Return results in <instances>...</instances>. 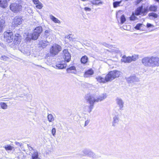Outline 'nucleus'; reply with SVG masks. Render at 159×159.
Listing matches in <instances>:
<instances>
[{
  "label": "nucleus",
  "instance_id": "32",
  "mask_svg": "<svg viewBox=\"0 0 159 159\" xmlns=\"http://www.w3.org/2000/svg\"><path fill=\"white\" fill-rule=\"evenodd\" d=\"M39 36L40 35L38 34H37L34 32L31 35V39L34 40H36Z\"/></svg>",
  "mask_w": 159,
  "mask_h": 159
},
{
  "label": "nucleus",
  "instance_id": "26",
  "mask_svg": "<svg viewBox=\"0 0 159 159\" xmlns=\"http://www.w3.org/2000/svg\"><path fill=\"white\" fill-rule=\"evenodd\" d=\"M148 16L150 19H153L157 18L158 15L156 13L151 12L148 14Z\"/></svg>",
  "mask_w": 159,
  "mask_h": 159
},
{
  "label": "nucleus",
  "instance_id": "39",
  "mask_svg": "<svg viewBox=\"0 0 159 159\" xmlns=\"http://www.w3.org/2000/svg\"><path fill=\"white\" fill-rule=\"evenodd\" d=\"M120 2H113V5L114 8H116L119 6L120 4L121 3Z\"/></svg>",
  "mask_w": 159,
  "mask_h": 159
},
{
  "label": "nucleus",
  "instance_id": "49",
  "mask_svg": "<svg viewBox=\"0 0 159 159\" xmlns=\"http://www.w3.org/2000/svg\"><path fill=\"white\" fill-rule=\"evenodd\" d=\"M147 26L148 28H149L153 26L152 24L149 23H148L147 24Z\"/></svg>",
  "mask_w": 159,
  "mask_h": 159
},
{
  "label": "nucleus",
  "instance_id": "15",
  "mask_svg": "<svg viewBox=\"0 0 159 159\" xmlns=\"http://www.w3.org/2000/svg\"><path fill=\"white\" fill-rule=\"evenodd\" d=\"M119 120V116L118 114L115 115L113 117V120L112 122V126L115 127L116 124L118 123Z\"/></svg>",
  "mask_w": 159,
  "mask_h": 159
},
{
  "label": "nucleus",
  "instance_id": "7",
  "mask_svg": "<svg viewBox=\"0 0 159 159\" xmlns=\"http://www.w3.org/2000/svg\"><path fill=\"white\" fill-rule=\"evenodd\" d=\"M11 10L15 12H17L22 10V6L17 3L12 4L11 5Z\"/></svg>",
  "mask_w": 159,
  "mask_h": 159
},
{
  "label": "nucleus",
  "instance_id": "17",
  "mask_svg": "<svg viewBox=\"0 0 159 159\" xmlns=\"http://www.w3.org/2000/svg\"><path fill=\"white\" fill-rule=\"evenodd\" d=\"M21 37L19 34H16L14 40L15 44H17L20 43V41Z\"/></svg>",
  "mask_w": 159,
  "mask_h": 159
},
{
  "label": "nucleus",
  "instance_id": "52",
  "mask_svg": "<svg viewBox=\"0 0 159 159\" xmlns=\"http://www.w3.org/2000/svg\"><path fill=\"white\" fill-rule=\"evenodd\" d=\"M113 52H115L116 53H118L119 52V51L118 50H113Z\"/></svg>",
  "mask_w": 159,
  "mask_h": 159
},
{
  "label": "nucleus",
  "instance_id": "19",
  "mask_svg": "<svg viewBox=\"0 0 159 159\" xmlns=\"http://www.w3.org/2000/svg\"><path fill=\"white\" fill-rule=\"evenodd\" d=\"M67 65L65 61L61 62L56 64V67L58 69H62L66 68Z\"/></svg>",
  "mask_w": 159,
  "mask_h": 159
},
{
  "label": "nucleus",
  "instance_id": "5",
  "mask_svg": "<svg viewBox=\"0 0 159 159\" xmlns=\"http://www.w3.org/2000/svg\"><path fill=\"white\" fill-rule=\"evenodd\" d=\"M61 46L58 44L54 43L51 46L50 48V52L53 56L56 55L61 51Z\"/></svg>",
  "mask_w": 159,
  "mask_h": 159
},
{
  "label": "nucleus",
  "instance_id": "16",
  "mask_svg": "<svg viewBox=\"0 0 159 159\" xmlns=\"http://www.w3.org/2000/svg\"><path fill=\"white\" fill-rule=\"evenodd\" d=\"M24 90H19L18 91V94L19 95V97H20L22 98L24 97H27L29 98H30L31 96L30 95H29L27 93H25L24 92Z\"/></svg>",
  "mask_w": 159,
  "mask_h": 159
},
{
  "label": "nucleus",
  "instance_id": "6",
  "mask_svg": "<svg viewBox=\"0 0 159 159\" xmlns=\"http://www.w3.org/2000/svg\"><path fill=\"white\" fill-rule=\"evenodd\" d=\"M23 21V19L21 16H16L14 18L12 23V27H15L21 25Z\"/></svg>",
  "mask_w": 159,
  "mask_h": 159
},
{
  "label": "nucleus",
  "instance_id": "42",
  "mask_svg": "<svg viewBox=\"0 0 159 159\" xmlns=\"http://www.w3.org/2000/svg\"><path fill=\"white\" fill-rule=\"evenodd\" d=\"M142 25V24H138L135 26V28L138 30H139L140 27H141Z\"/></svg>",
  "mask_w": 159,
  "mask_h": 159
},
{
  "label": "nucleus",
  "instance_id": "2",
  "mask_svg": "<svg viewBox=\"0 0 159 159\" xmlns=\"http://www.w3.org/2000/svg\"><path fill=\"white\" fill-rule=\"evenodd\" d=\"M142 64L146 67H155L159 66V58L146 57L142 59Z\"/></svg>",
  "mask_w": 159,
  "mask_h": 159
},
{
  "label": "nucleus",
  "instance_id": "3",
  "mask_svg": "<svg viewBox=\"0 0 159 159\" xmlns=\"http://www.w3.org/2000/svg\"><path fill=\"white\" fill-rule=\"evenodd\" d=\"M85 99L90 105L89 106L85 107H87L89 109L87 112L90 113L92 111L94 103L97 102L96 95L95 94H87L85 96Z\"/></svg>",
  "mask_w": 159,
  "mask_h": 159
},
{
  "label": "nucleus",
  "instance_id": "25",
  "mask_svg": "<svg viewBox=\"0 0 159 159\" xmlns=\"http://www.w3.org/2000/svg\"><path fill=\"white\" fill-rule=\"evenodd\" d=\"M49 43V42L47 41H41L39 42V45L43 48L46 47Z\"/></svg>",
  "mask_w": 159,
  "mask_h": 159
},
{
  "label": "nucleus",
  "instance_id": "31",
  "mask_svg": "<svg viewBox=\"0 0 159 159\" xmlns=\"http://www.w3.org/2000/svg\"><path fill=\"white\" fill-rule=\"evenodd\" d=\"M11 151H13V152H12V154H11V157L12 158H13L14 157V155H15V154H14V153H13L14 151H15V152H16L17 151V150H18V151H20V149L18 148H16L15 149H14V148L13 147V146H11Z\"/></svg>",
  "mask_w": 159,
  "mask_h": 159
},
{
  "label": "nucleus",
  "instance_id": "24",
  "mask_svg": "<svg viewBox=\"0 0 159 159\" xmlns=\"http://www.w3.org/2000/svg\"><path fill=\"white\" fill-rule=\"evenodd\" d=\"M5 20L2 19H0V33L3 31L5 27Z\"/></svg>",
  "mask_w": 159,
  "mask_h": 159
},
{
  "label": "nucleus",
  "instance_id": "12",
  "mask_svg": "<svg viewBox=\"0 0 159 159\" xmlns=\"http://www.w3.org/2000/svg\"><path fill=\"white\" fill-rule=\"evenodd\" d=\"M34 4L36 5L35 7L38 9H41L43 7V4L39 0H32Z\"/></svg>",
  "mask_w": 159,
  "mask_h": 159
},
{
  "label": "nucleus",
  "instance_id": "46",
  "mask_svg": "<svg viewBox=\"0 0 159 159\" xmlns=\"http://www.w3.org/2000/svg\"><path fill=\"white\" fill-rule=\"evenodd\" d=\"M84 10L86 11H91V9L90 8L88 7H85L84 8Z\"/></svg>",
  "mask_w": 159,
  "mask_h": 159
},
{
  "label": "nucleus",
  "instance_id": "54",
  "mask_svg": "<svg viewBox=\"0 0 159 159\" xmlns=\"http://www.w3.org/2000/svg\"><path fill=\"white\" fill-rule=\"evenodd\" d=\"M157 2H159V0H156Z\"/></svg>",
  "mask_w": 159,
  "mask_h": 159
},
{
  "label": "nucleus",
  "instance_id": "13",
  "mask_svg": "<svg viewBox=\"0 0 159 159\" xmlns=\"http://www.w3.org/2000/svg\"><path fill=\"white\" fill-rule=\"evenodd\" d=\"M107 96L106 93H103L99 95L98 97H96L97 102L106 99Z\"/></svg>",
  "mask_w": 159,
  "mask_h": 159
},
{
  "label": "nucleus",
  "instance_id": "41",
  "mask_svg": "<svg viewBox=\"0 0 159 159\" xmlns=\"http://www.w3.org/2000/svg\"><path fill=\"white\" fill-rule=\"evenodd\" d=\"M135 14L134 13H133L131 16L130 17V20H135L137 17H135L134 16Z\"/></svg>",
  "mask_w": 159,
  "mask_h": 159
},
{
  "label": "nucleus",
  "instance_id": "9",
  "mask_svg": "<svg viewBox=\"0 0 159 159\" xmlns=\"http://www.w3.org/2000/svg\"><path fill=\"white\" fill-rule=\"evenodd\" d=\"M116 104L119 107L118 111L122 110L124 103L123 100L119 97H117L116 99Z\"/></svg>",
  "mask_w": 159,
  "mask_h": 159
},
{
  "label": "nucleus",
  "instance_id": "57",
  "mask_svg": "<svg viewBox=\"0 0 159 159\" xmlns=\"http://www.w3.org/2000/svg\"><path fill=\"white\" fill-rule=\"evenodd\" d=\"M10 38H11V35Z\"/></svg>",
  "mask_w": 159,
  "mask_h": 159
},
{
  "label": "nucleus",
  "instance_id": "14",
  "mask_svg": "<svg viewBox=\"0 0 159 159\" xmlns=\"http://www.w3.org/2000/svg\"><path fill=\"white\" fill-rule=\"evenodd\" d=\"M10 30L5 32L4 33V40L8 43L10 42Z\"/></svg>",
  "mask_w": 159,
  "mask_h": 159
},
{
  "label": "nucleus",
  "instance_id": "38",
  "mask_svg": "<svg viewBox=\"0 0 159 159\" xmlns=\"http://www.w3.org/2000/svg\"><path fill=\"white\" fill-rule=\"evenodd\" d=\"M0 105L2 108L3 109H5L7 108V105L4 102L0 103Z\"/></svg>",
  "mask_w": 159,
  "mask_h": 159
},
{
  "label": "nucleus",
  "instance_id": "37",
  "mask_svg": "<svg viewBox=\"0 0 159 159\" xmlns=\"http://www.w3.org/2000/svg\"><path fill=\"white\" fill-rule=\"evenodd\" d=\"M51 31L50 30H46L45 31L44 35L45 37L47 38L51 34Z\"/></svg>",
  "mask_w": 159,
  "mask_h": 159
},
{
  "label": "nucleus",
  "instance_id": "29",
  "mask_svg": "<svg viewBox=\"0 0 159 159\" xmlns=\"http://www.w3.org/2000/svg\"><path fill=\"white\" fill-rule=\"evenodd\" d=\"M88 58L86 56H83L81 59V63L83 64H86L88 61Z\"/></svg>",
  "mask_w": 159,
  "mask_h": 159
},
{
  "label": "nucleus",
  "instance_id": "36",
  "mask_svg": "<svg viewBox=\"0 0 159 159\" xmlns=\"http://www.w3.org/2000/svg\"><path fill=\"white\" fill-rule=\"evenodd\" d=\"M89 150L87 149H84L82 151L83 153L82 154V155L83 156H87Z\"/></svg>",
  "mask_w": 159,
  "mask_h": 159
},
{
  "label": "nucleus",
  "instance_id": "44",
  "mask_svg": "<svg viewBox=\"0 0 159 159\" xmlns=\"http://www.w3.org/2000/svg\"><path fill=\"white\" fill-rule=\"evenodd\" d=\"M3 147L5 148V150L7 151L10 150V145H5Z\"/></svg>",
  "mask_w": 159,
  "mask_h": 159
},
{
  "label": "nucleus",
  "instance_id": "33",
  "mask_svg": "<svg viewBox=\"0 0 159 159\" xmlns=\"http://www.w3.org/2000/svg\"><path fill=\"white\" fill-rule=\"evenodd\" d=\"M47 117L48 120L49 122H52L54 120V117L51 114H48Z\"/></svg>",
  "mask_w": 159,
  "mask_h": 159
},
{
  "label": "nucleus",
  "instance_id": "40",
  "mask_svg": "<svg viewBox=\"0 0 159 159\" xmlns=\"http://www.w3.org/2000/svg\"><path fill=\"white\" fill-rule=\"evenodd\" d=\"M121 23L123 24L125 21L126 19L124 15H122L120 17Z\"/></svg>",
  "mask_w": 159,
  "mask_h": 159
},
{
  "label": "nucleus",
  "instance_id": "35",
  "mask_svg": "<svg viewBox=\"0 0 159 159\" xmlns=\"http://www.w3.org/2000/svg\"><path fill=\"white\" fill-rule=\"evenodd\" d=\"M87 156L92 158H94L96 157L95 154L93 152H92L90 150L89 151Z\"/></svg>",
  "mask_w": 159,
  "mask_h": 159
},
{
  "label": "nucleus",
  "instance_id": "56",
  "mask_svg": "<svg viewBox=\"0 0 159 159\" xmlns=\"http://www.w3.org/2000/svg\"><path fill=\"white\" fill-rule=\"evenodd\" d=\"M40 66V67H42V66Z\"/></svg>",
  "mask_w": 159,
  "mask_h": 159
},
{
  "label": "nucleus",
  "instance_id": "45",
  "mask_svg": "<svg viewBox=\"0 0 159 159\" xmlns=\"http://www.w3.org/2000/svg\"><path fill=\"white\" fill-rule=\"evenodd\" d=\"M56 129L55 128H53L52 130V135L54 136L56 134Z\"/></svg>",
  "mask_w": 159,
  "mask_h": 159
},
{
  "label": "nucleus",
  "instance_id": "27",
  "mask_svg": "<svg viewBox=\"0 0 159 159\" xmlns=\"http://www.w3.org/2000/svg\"><path fill=\"white\" fill-rule=\"evenodd\" d=\"M50 19L54 23L60 24V21L57 18L53 16L52 15H50L49 16Z\"/></svg>",
  "mask_w": 159,
  "mask_h": 159
},
{
  "label": "nucleus",
  "instance_id": "8",
  "mask_svg": "<svg viewBox=\"0 0 159 159\" xmlns=\"http://www.w3.org/2000/svg\"><path fill=\"white\" fill-rule=\"evenodd\" d=\"M63 57L65 61L67 62H69L70 60L71 55L67 49H64L63 51Z\"/></svg>",
  "mask_w": 159,
  "mask_h": 159
},
{
  "label": "nucleus",
  "instance_id": "20",
  "mask_svg": "<svg viewBox=\"0 0 159 159\" xmlns=\"http://www.w3.org/2000/svg\"><path fill=\"white\" fill-rule=\"evenodd\" d=\"M17 157H15V159H23L25 158V156L24 155V153L23 152H16Z\"/></svg>",
  "mask_w": 159,
  "mask_h": 159
},
{
  "label": "nucleus",
  "instance_id": "4",
  "mask_svg": "<svg viewBox=\"0 0 159 159\" xmlns=\"http://www.w3.org/2000/svg\"><path fill=\"white\" fill-rule=\"evenodd\" d=\"M139 58L138 55L134 54L131 57H126L125 55H124L121 59V61L125 63H129L132 61H134L137 60Z\"/></svg>",
  "mask_w": 159,
  "mask_h": 159
},
{
  "label": "nucleus",
  "instance_id": "53",
  "mask_svg": "<svg viewBox=\"0 0 159 159\" xmlns=\"http://www.w3.org/2000/svg\"><path fill=\"white\" fill-rule=\"evenodd\" d=\"M114 111H115V112H116V113H117V112H116V109H114Z\"/></svg>",
  "mask_w": 159,
  "mask_h": 159
},
{
  "label": "nucleus",
  "instance_id": "11",
  "mask_svg": "<svg viewBox=\"0 0 159 159\" xmlns=\"http://www.w3.org/2000/svg\"><path fill=\"white\" fill-rule=\"evenodd\" d=\"M126 80L129 83L138 82L139 81V78L135 75H132L127 78Z\"/></svg>",
  "mask_w": 159,
  "mask_h": 159
},
{
  "label": "nucleus",
  "instance_id": "34",
  "mask_svg": "<svg viewBox=\"0 0 159 159\" xmlns=\"http://www.w3.org/2000/svg\"><path fill=\"white\" fill-rule=\"evenodd\" d=\"M157 7L155 5H151L149 7V10L151 11L156 12L157 11Z\"/></svg>",
  "mask_w": 159,
  "mask_h": 159
},
{
  "label": "nucleus",
  "instance_id": "48",
  "mask_svg": "<svg viewBox=\"0 0 159 159\" xmlns=\"http://www.w3.org/2000/svg\"><path fill=\"white\" fill-rule=\"evenodd\" d=\"M89 120L85 121V122L84 126H86L89 123Z\"/></svg>",
  "mask_w": 159,
  "mask_h": 159
},
{
  "label": "nucleus",
  "instance_id": "50",
  "mask_svg": "<svg viewBox=\"0 0 159 159\" xmlns=\"http://www.w3.org/2000/svg\"><path fill=\"white\" fill-rule=\"evenodd\" d=\"M15 144L16 145H17L18 146L21 147V144L18 142H15Z\"/></svg>",
  "mask_w": 159,
  "mask_h": 159
},
{
  "label": "nucleus",
  "instance_id": "55",
  "mask_svg": "<svg viewBox=\"0 0 159 159\" xmlns=\"http://www.w3.org/2000/svg\"><path fill=\"white\" fill-rule=\"evenodd\" d=\"M52 40V39H51L49 41H51Z\"/></svg>",
  "mask_w": 159,
  "mask_h": 159
},
{
  "label": "nucleus",
  "instance_id": "18",
  "mask_svg": "<svg viewBox=\"0 0 159 159\" xmlns=\"http://www.w3.org/2000/svg\"><path fill=\"white\" fill-rule=\"evenodd\" d=\"M94 74V71L92 69H90L86 71L84 75L85 77H89Z\"/></svg>",
  "mask_w": 159,
  "mask_h": 159
},
{
  "label": "nucleus",
  "instance_id": "47",
  "mask_svg": "<svg viewBox=\"0 0 159 159\" xmlns=\"http://www.w3.org/2000/svg\"><path fill=\"white\" fill-rule=\"evenodd\" d=\"M2 58L4 61H6L8 59H9V58L7 57L6 56H3L2 57Z\"/></svg>",
  "mask_w": 159,
  "mask_h": 159
},
{
  "label": "nucleus",
  "instance_id": "43",
  "mask_svg": "<svg viewBox=\"0 0 159 159\" xmlns=\"http://www.w3.org/2000/svg\"><path fill=\"white\" fill-rule=\"evenodd\" d=\"M102 44L105 46V47H108V48H112V46L111 45H110V44L107 43H102Z\"/></svg>",
  "mask_w": 159,
  "mask_h": 159
},
{
  "label": "nucleus",
  "instance_id": "30",
  "mask_svg": "<svg viewBox=\"0 0 159 159\" xmlns=\"http://www.w3.org/2000/svg\"><path fill=\"white\" fill-rule=\"evenodd\" d=\"M72 70L76 71V68L75 66H71L66 69V70L68 73H74L75 72L73 71H72Z\"/></svg>",
  "mask_w": 159,
  "mask_h": 159
},
{
  "label": "nucleus",
  "instance_id": "21",
  "mask_svg": "<svg viewBox=\"0 0 159 159\" xmlns=\"http://www.w3.org/2000/svg\"><path fill=\"white\" fill-rule=\"evenodd\" d=\"M34 151H32L30 152L32 159H39V157L38 153L37 151L36 150H34Z\"/></svg>",
  "mask_w": 159,
  "mask_h": 159
},
{
  "label": "nucleus",
  "instance_id": "23",
  "mask_svg": "<svg viewBox=\"0 0 159 159\" xmlns=\"http://www.w3.org/2000/svg\"><path fill=\"white\" fill-rule=\"evenodd\" d=\"M90 2L91 4L95 6L99 5L103 3V2L100 0H93Z\"/></svg>",
  "mask_w": 159,
  "mask_h": 159
},
{
  "label": "nucleus",
  "instance_id": "1",
  "mask_svg": "<svg viewBox=\"0 0 159 159\" xmlns=\"http://www.w3.org/2000/svg\"><path fill=\"white\" fill-rule=\"evenodd\" d=\"M121 74V72L115 70L109 72L105 78L101 76H98L96 77V79L99 82L104 83L106 82L111 81L116 78L118 77Z\"/></svg>",
  "mask_w": 159,
  "mask_h": 159
},
{
  "label": "nucleus",
  "instance_id": "28",
  "mask_svg": "<svg viewBox=\"0 0 159 159\" xmlns=\"http://www.w3.org/2000/svg\"><path fill=\"white\" fill-rule=\"evenodd\" d=\"M43 30V29L41 26H39L37 27L34 30V32H35L37 34H38L39 35H40V34L41 33Z\"/></svg>",
  "mask_w": 159,
  "mask_h": 159
},
{
  "label": "nucleus",
  "instance_id": "22",
  "mask_svg": "<svg viewBox=\"0 0 159 159\" xmlns=\"http://www.w3.org/2000/svg\"><path fill=\"white\" fill-rule=\"evenodd\" d=\"M9 0H0V7L3 8H5L7 6V2Z\"/></svg>",
  "mask_w": 159,
  "mask_h": 159
},
{
  "label": "nucleus",
  "instance_id": "10",
  "mask_svg": "<svg viewBox=\"0 0 159 159\" xmlns=\"http://www.w3.org/2000/svg\"><path fill=\"white\" fill-rule=\"evenodd\" d=\"M147 10L145 8H143V6H141L137 8L135 12V15L137 16L139 15H144L145 13L147 12Z\"/></svg>",
  "mask_w": 159,
  "mask_h": 159
},
{
  "label": "nucleus",
  "instance_id": "51",
  "mask_svg": "<svg viewBox=\"0 0 159 159\" xmlns=\"http://www.w3.org/2000/svg\"><path fill=\"white\" fill-rule=\"evenodd\" d=\"M27 145L28 147L29 148V150H30V148L31 149V150H33V148L32 147H31L30 146L29 144H27Z\"/></svg>",
  "mask_w": 159,
  "mask_h": 159
}]
</instances>
